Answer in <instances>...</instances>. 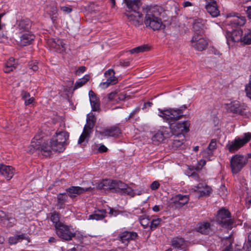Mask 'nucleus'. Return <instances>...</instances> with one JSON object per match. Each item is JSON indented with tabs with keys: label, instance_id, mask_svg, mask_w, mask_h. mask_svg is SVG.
<instances>
[{
	"label": "nucleus",
	"instance_id": "nucleus-62",
	"mask_svg": "<svg viewBox=\"0 0 251 251\" xmlns=\"http://www.w3.org/2000/svg\"><path fill=\"white\" fill-rule=\"evenodd\" d=\"M139 111V109H136L135 110L131 112L129 115L128 119L131 118L134 116V115Z\"/></svg>",
	"mask_w": 251,
	"mask_h": 251
},
{
	"label": "nucleus",
	"instance_id": "nucleus-20",
	"mask_svg": "<svg viewBox=\"0 0 251 251\" xmlns=\"http://www.w3.org/2000/svg\"><path fill=\"white\" fill-rule=\"evenodd\" d=\"M91 189H92L91 187L83 188L79 186H71L67 189L66 191L68 193V196L70 198H73Z\"/></svg>",
	"mask_w": 251,
	"mask_h": 251
},
{
	"label": "nucleus",
	"instance_id": "nucleus-41",
	"mask_svg": "<svg viewBox=\"0 0 251 251\" xmlns=\"http://www.w3.org/2000/svg\"><path fill=\"white\" fill-rule=\"evenodd\" d=\"M89 79V76L88 75H85L82 78L78 79L75 83L73 90L75 91L83 86Z\"/></svg>",
	"mask_w": 251,
	"mask_h": 251
},
{
	"label": "nucleus",
	"instance_id": "nucleus-36",
	"mask_svg": "<svg viewBox=\"0 0 251 251\" xmlns=\"http://www.w3.org/2000/svg\"><path fill=\"white\" fill-rule=\"evenodd\" d=\"M242 44H251V28L245 29L242 35Z\"/></svg>",
	"mask_w": 251,
	"mask_h": 251
},
{
	"label": "nucleus",
	"instance_id": "nucleus-8",
	"mask_svg": "<svg viewBox=\"0 0 251 251\" xmlns=\"http://www.w3.org/2000/svg\"><path fill=\"white\" fill-rule=\"evenodd\" d=\"M248 159L244 155L236 154L232 156L230 159V166L232 172L237 174L247 163Z\"/></svg>",
	"mask_w": 251,
	"mask_h": 251
},
{
	"label": "nucleus",
	"instance_id": "nucleus-44",
	"mask_svg": "<svg viewBox=\"0 0 251 251\" xmlns=\"http://www.w3.org/2000/svg\"><path fill=\"white\" fill-rule=\"evenodd\" d=\"M229 110L233 113L243 115V109L240 107L238 103H234L231 104L229 107Z\"/></svg>",
	"mask_w": 251,
	"mask_h": 251
},
{
	"label": "nucleus",
	"instance_id": "nucleus-7",
	"mask_svg": "<svg viewBox=\"0 0 251 251\" xmlns=\"http://www.w3.org/2000/svg\"><path fill=\"white\" fill-rule=\"evenodd\" d=\"M170 125V128L173 135L185 138L184 133H186L189 131V122L186 121L183 122H177L175 125L171 123Z\"/></svg>",
	"mask_w": 251,
	"mask_h": 251
},
{
	"label": "nucleus",
	"instance_id": "nucleus-3",
	"mask_svg": "<svg viewBox=\"0 0 251 251\" xmlns=\"http://www.w3.org/2000/svg\"><path fill=\"white\" fill-rule=\"evenodd\" d=\"M187 108L186 105H183L178 108H169L164 110L159 109L158 115L170 124L171 122L180 119L183 116L184 111Z\"/></svg>",
	"mask_w": 251,
	"mask_h": 251
},
{
	"label": "nucleus",
	"instance_id": "nucleus-37",
	"mask_svg": "<svg viewBox=\"0 0 251 251\" xmlns=\"http://www.w3.org/2000/svg\"><path fill=\"white\" fill-rule=\"evenodd\" d=\"M60 215L58 212L54 211L50 213V220L53 224L55 228L63 224L60 222Z\"/></svg>",
	"mask_w": 251,
	"mask_h": 251
},
{
	"label": "nucleus",
	"instance_id": "nucleus-2",
	"mask_svg": "<svg viewBox=\"0 0 251 251\" xmlns=\"http://www.w3.org/2000/svg\"><path fill=\"white\" fill-rule=\"evenodd\" d=\"M144 24L146 27L158 30L165 28L160 18L158 17V12L155 8H147L144 18Z\"/></svg>",
	"mask_w": 251,
	"mask_h": 251
},
{
	"label": "nucleus",
	"instance_id": "nucleus-51",
	"mask_svg": "<svg viewBox=\"0 0 251 251\" xmlns=\"http://www.w3.org/2000/svg\"><path fill=\"white\" fill-rule=\"evenodd\" d=\"M206 164V161L203 159L200 160L198 163V164L195 168V169L197 171L201 170L202 167L204 166Z\"/></svg>",
	"mask_w": 251,
	"mask_h": 251
},
{
	"label": "nucleus",
	"instance_id": "nucleus-13",
	"mask_svg": "<svg viewBox=\"0 0 251 251\" xmlns=\"http://www.w3.org/2000/svg\"><path fill=\"white\" fill-rule=\"evenodd\" d=\"M32 23L28 18H22L18 20L15 25L16 29L20 33L30 31Z\"/></svg>",
	"mask_w": 251,
	"mask_h": 251
},
{
	"label": "nucleus",
	"instance_id": "nucleus-54",
	"mask_svg": "<svg viewBox=\"0 0 251 251\" xmlns=\"http://www.w3.org/2000/svg\"><path fill=\"white\" fill-rule=\"evenodd\" d=\"M86 67L85 66H81L75 71V75H79L83 73L86 71Z\"/></svg>",
	"mask_w": 251,
	"mask_h": 251
},
{
	"label": "nucleus",
	"instance_id": "nucleus-58",
	"mask_svg": "<svg viewBox=\"0 0 251 251\" xmlns=\"http://www.w3.org/2000/svg\"><path fill=\"white\" fill-rule=\"evenodd\" d=\"M60 9L65 13H70L72 11V9L71 7L66 6H61Z\"/></svg>",
	"mask_w": 251,
	"mask_h": 251
},
{
	"label": "nucleus",
	"instance_id": "nucleus-57",
	"mask_svg": "<svg viewBox=\"0 0 251 251\" xmlns=\"http://www.w3.org/2000/svg\"><path fill=\"white\" fill-rule=\"evenodd\" d=\"M118 95L115 92H112L108 94V98L110 100H112L115 99H117Z\"/></svg>",
	"mask_w": 251,
	"mask_h": 251
},
{
	"label": "nucleus",
	"instance_id": "nucleus-10",
	"mask_svg": "<svg viewBox=\"0 0 251 251\" xmlns=\"http://www.w3.org/2000/svg\"><path fill=\"white\" fill-rule=\"evenodd\" d=\"M120 133V129L117 126L108 127L101 131H96V135L100 139L110 137H117Z\"/></svg>",
	"mask_w": 251,
	"mask_h": 251
},
{
	"label": "nucleus",
	"instance_id": "nucleus-27",
	"mask_svg": "<svg viewBox=\"0 0 251 251\" xmlns=\"http://www.w3.org/2000/svg\"><path fill=\"white\" fill-rule=\"evenodd\" d=\"M197 231L203 234H209L212 232L210 224L208 222H202L198 225Z\"/></svg>",
	"mask_w": 251,
	"mask_h": 251
},
{
	"label": "nucleus",
	"instance_id": "nucleus-52",
	"mask_svg": "<svg viewBox=\"0 0 251 251\" xmlns=\"http://www.w3.org/2000/svg\"><path fill=\"white\" fill-rule=\"evenodd\" d=\"M130 59L127 60H120L119 61L120 65L121 66L126 67L129 66L130 65Z\"/></svg>",
	"mask_w": 251,
	"mask_h": 251
},
{
	"label": "nucleus",
	"instance_id": "nucleus-48",
	"mask_svg": "<svg viewBox=\"0 0 251 251\" xmlns=\"http://www.w3.org/2000/svg\"><path fill=\"white\" fill-rule=\"evenodd\" d=\"M29 69L32 71V72H35L38 70V67L37 66V62L36 61H32L28 63Z\"/></svg>",
	"mask_w": 251,
	"mask_h": 251
},
{
	"label": "nucleus",
	"instance_id": "nucleus-49",
	"mask_svg": "<svg viewBox=\"0 0 251 251\" xmlns=\"http://www.w3.org/2000/svg\"><path fill=\"white\" fill-rule=\"evenodd\" d=\"M180 138H181V140H178L177 139H175L174 140L173 146L174 148H178L179 147H180L181 145L183 144V141L184 140V138H183L182 137Z\"/></svg>",
	"mask_w": 251,
	"mask_h": 251
},
{
	"label": "nucleus",
	"instance_id": "nucleus-17",
	"mask_svg": "<svg viewBox=\"0 0 251 251\" xmlns=\"http://www.w3.org/2000/svg\"><path fill=\"white\" fill-rule=\"evenodd\" d=\"M115 72L113 69H109L104 73V76L107 78L105 82H101L100 86L105 89L109 87L110 85H113L117 83V79L115 76Z\"/></svg>",
	"mask_w": 251,
	"mask_h": 251
},
{
	"label": "nucleus",
	"instance_id": "nucleus-40",
	"mask_svg": "<svg viewBox=\"0 0 251 251\" xmlns=\"http://www.w3.org/2000/svg\"><path fill=\"white\" fill-rule=\"evenodd\" d=\"M21 96L23 100L25 101V105L32 103L34 100L33 97H30V95L28 92L24 90L21 92Z\"/></svg>",
	"mask_w": 251,
	"mask_h": 251
},
{
	"label": "nucleus",
	"instance_id": "nucleus-32",
	"mask_svg": "<svg viewBox=\"0 0 251 251\" xmlns=\"http://www.w3.org/2000/svg\"><path fill=\"white\" fill-rule=\"evenodd\" d=\"M106 211L105 210L101 209L95 210L93 214L90 215L89 220H101L106 217Z\"/></svg>",
	"mask_w": 251,
	"mask_h": 251
},
{
	"label": "nucleus",
	"instance_id": "nucleus-19",
	"mask_svg": "<svg viewBox=\"0 0 251 251\" xmlns=\"http://www.w3.org/2000/svg\"><path fill=\"white\" fill-rule=\"evenodd\" d=\"M192 189L199 193L200 196H208L212 191L210 186L203 183H200L197 185L194 186Z\"/></svg>",
	"mask_w": 251,
	"mask_h": 251
},
{
	"label": "nucleus",
	"instance_id": "nucleus-33",
	"mask_svg": "<svg viewBox=\"0 0 251 251\" xmlns=\"http://www.w3.org/2000/svg\"><path fill=\"white\" fill-rule=\"evenodd\" d=\"M187 242L181 237H176L174 238L171 241V245L176 248H185Z\"/></svg>",
	"mask_w": 251,
	"mask_h": 251
},
{
	"label": "nucleus",
	"instance_id": "nucleus-53",
	"mask_svg": "<svg viewBox=\"0 0 251 251\" xmlns=\"http://www.w3.org/2000/svg\"><path fill=\"white\" fill-rule=\"evenodd\" d=\"M202 25H200L199 23L195 22L194 23L193 28L195 31H201V29H202Z\"/></svg>",
	"mask_w": 251,
	"mask_h": 251
},
{
	"label": "nucleus",
	"instance_id": "nucleus-5",
	"mask_svg": "<svg viewBox=\"0 0 251 251\" xmlns=\"http://www.w3.org/2000/svg\"><path fill=\"white\" fill-rule=\"evenodd\" d=\"M56 233L61 239L70 241L75 236V233L72 226L62 224L55 228Z\"/></svg>",
	"mask_w": 251,
	"mask_h": 251
},
{
	"label": "nucleus",
	"instance_id": "nucleus-39",
	"mask_svg": "<svg viewBox=\"0 0 251 251\" xmlns=\"http://www.w3.org/2000/svg\"><path fill=\"white\" fill-rule=\"evenodd\" d=\"M15 68V59L13 57H10L8 61L6 63L3 71L6 73H10Z\"/></svg>",
	"mask_w": 251,
	"mask_h": 251
},
{
	"label": "nucleus",
	"instance_id": "nucleus-16",
	"mask_svg": "<svg viewBox=\"0 0 251 251\" xmlns=\"http://www.w3.org/2000/svg\"><path fill=\"white\" fill-rule=\"evenodd\" d=\"M243 31L240 29H237L232 31H227L226 33L227 43L229 45L230 42H238L242 44Z\"/></svg>",
	"mask_w": 251,
	"mask_h": 251
},
{
	"label": "nucleus",
	"instance_id": "nucleus-23",
	"mask_svg": "<svg viewBox=\"0 0 251 251\" xmlns=\"http://www.w3.org/2000/svg\"><path fill=\"white\" fill-rule=\"evenodd\" d=\"M205 8L207 11L213 17H216L220 14V11L217 8V3L214 0H206Z\"/></svg>",
	"mask_w": 251,
	"mask_h": 251
},
{
	"label": "nucleus",
	"instance_id": "nucleus-18",
	"mask_svg": "<svg viewBox=\"0 0 251 251\" xmlns=\"http://www.w3.org/2000/svg\"><path fill=\"white\" fill-rule=\"evenodd\" d=\"M48 44L50 48L54 49L60 53L65 50V44L62 40L58 38H51L48 41Z\"/></svg>",
	"mask_w": 251,
	"mask_h": 251
},
{
	"label": "nucleus",
	"instance_id": "nucleus-22",
	"mask_svg": "<svg viewBox=\"0 0 251 251\" xmlns=\"http://www.w3.org/2000/svg\"><path fill=\"white\" fill-rule=\"evenodd\" d=\"M95 124L94 123L87 121V123L84 127L83 132L78 139V144L82 143L89 137L92 132V129L94 127Z\"/></svg>",
	"mask_w": 251,
	"mask_h": 251
},
{
	"label": "nucleus",
	"instance_id": "nucleus-26",
	"mask_svg": "<svg viewBox=\"0 0 251 251\" xmlns=\"http://www.w3.org/2000/svg\"><path fill=\"white\" fill-rule=\"evenodd\" d=\"M20 44L22 46L30 45L35 39L34 35L30 31L21 33Z\"/></svg>",
	"mask_w": 251,
	"mask_h": 251
},
{
	"label": "nucleus",
	"instance_id": "nucleus-31",
	"mask_svg": "<svg viewBox=\"0 0 251 251\" xmlns=\"http://www.w3.org/2000/svg\"><path fill=\"white\" fill-rule=\"evenodd\" d=\"M23 240H26L28 242H30L29 237L23 233L21 235L10 237L8 239V243L10 245H14L19 242L22 241Z\"/></svg>",
	"mask_w": 251,
	"mask_h": 251
},
{
	"label": "nucleus",
	"instance_id": "nucleus-60",
	"mask_svg": "<svg viewBox=\"0 0 251 251\" xmlns=\"http://www.w3.org/2000/svg\"><path fill=\"white\" fill-rule=\"evenodd\" d=\"M246 13L248 18L251 19V6L247 7Z\"/></svg>",
	"mask_w": 251,
	"mask_h": 251
},
{
	"label": "nucleus",
	"instance_id": "nucleus-43",
	"mask_svg": "<svg viewBox=\"0 0 251 251\" xmlns=\"http://www.w3.org/2000/svg\"><path fill=\"white\" fill-rule=\"evenodd\" d=\"M150 50V47L147 45H143L137 47H136L129 50L131 54L137 53L139 52H143L148 51Z\"/></svg>",
	"mask_w": 251,
	"mask_h": 251
},
{
	"label": "nucleus",
	"instance_id": "nucleus-24",
	"mask_svg": "<svg viewBox=\"0 0 251 251\" xmlns=\"http://www.w3.org/2000/svg\"><path fill=\"white\" fill-rule=\"evenodd\" d=\"M69 137V133L65 131H57L55 135L52 137V142H60L59 146H61V144L66 146L68 144L67 141L68 140Z\"/></svg>",
	"mask_w": 251,
	"mask_h": 251
},
{
	"label": "nucleus",
	"instance_id": "nucleus-61",
	"mask_svg": "<svg viewBox=\"0 0 251 251\" xmlns=\"http://www.w3.org/2000/svg\"><path fill=\"white\" fill-rule=\"evenodd\" d=\"M162 208V206L155 205L152 207V210L155 212L159 211Z\"/></svg>",
	"mask_w": 251,
	"mask_h": 251
},
{
	"label": "nucleus",
	"instance_id": "nucleus-11",
	"mask_svg": "<svg viewBox=\"0 0 251 251\" xmlns=\"http://www.w3.org/2000/svg\"><path fill=\"white\" fill-rule=\"evenodd\" d=\"M192 46L197 50L202 51L206 49L207 41L199 34L194 35L191 40Z\"/></svg>",
	"mask_w": 251,
	"mask_h": 251
},
{
	"label": "nucleus",
	"instance_id": "nucleus-6",
	"mask_svg": "<svg viewBox=\"0 0 251 251\" xmlns=\"http://www.w3.org/2000/svg\"><path fill=\"white\" fill-rule=\"evenodd\" d=\"M217 222L221 226L226 228L231 227L233 224L230 212L225 209H221L218 211Z\"/></svg>",
	"mask_w": 251,
	"mask_h": 251
},
{
	"label": "nucleus",
	"instance_id": "nucleus-42",
	"mask_svg": "<svg viewBox=\"0 0 251 251\" xmlns=\"http://www.w3.org/2000/svg\"><path fill=\"white\" fill-rule=\"evenodd\" d=\"M139 220L141 225L145 228L151 224V218L149 216L144 215L139 217Z\"/></svg>",
	"mask_w": 251,
	"mask_h": 251
},
{
	"label": "nucleus",
	"instance_id": "nucleus-29",
	"mask_svg": "<svg viewBox=\"0 0 251 251\" xmlns=\"http://www.w3.org/2000/svg\"><path fill=\"white\" fill-rule=\"evenodd\" d=\"M244 144L241 138H235L234 141L229 143L227 146V148L230 152H234L237 151L240 148L243 147Z\"/></svg>",
	"mask_w": 251,
	"mask_h": 251
},
{
	"label": "nucleus",
	"instance_id": "nucleus-45",
	"mask_svg": "<svg viewBox=\"0 0 251 251\" xmlns=\"http://www.w3.org/2000/svg\"><path fill=\"white\" fill-rule=\"evenodd\" d=\"M127 8L139 7V0H124Z\"/></svg>",
	"mask_w": 251,
	"mask_h": 251
},
{
	"label": "nucleus",
	"instance_id": "nucleus-55",
	"mask_svg": "<svg viewBox=\"0 0 251 251\" xmlns=\"http://www.w3.org/2000/svg\"><path fill=\"white\" fill-rule=\"evenodd\" d=\"M159 183L157 181H154L151 184L150 187L152 190H155L159 188Z\"/></svg>",
	"mask_w": 251,
	"mask_h": 251
},
{
	"label": "nucleus",
	"instance_id": "nucleus-63",
	"mask_svg": "<svg viewBox=\"0 0 251 251\" xmlns=\"http://www.w3.org/2000/svg\"><path fill=\"white\" fill-rule=\"evenodd\" d=\"M245 88H248L251 89V75L249 77V83L245 86Z\"/></svg>",
	"mask_w": 251,
	"mask_h": 251
},
{
	"label": "nucleus",
	"instance_id": "nucleus-1",
	"mask_svg": "<svg viewBox=\"0 0 251 251\" xmlns=\"http://www.w3.org/2000/svg\"><path fill=\"white\" fill-rule=\"evenodd\" d=\"M42 141L40 139H36L35 138L31 143V146L34 150L40 151L41 153L45 156H50L51 154V151L63 152L65 149V145L61 144V146H59V142H52V138L50 141L44 142L41 144Z\"/></svg>",
	"mask_w": 251,
	"mask_h": 251
},
{
	"label": "nucleus",
	"instance_id": "nucleus-35",
	"mask_svg": "<svg viewBox=\"0 0 251 251\" xmlns=\"http://www.w3.org/2000/svg\"><path fill=\"white\" fill-rule=\"evenodd\" d=\"M57 206L58 209H63L65 207V203L68 200V195L65 193H60L57 195Z\"/></svg>",
	"mask_w": 251,
	"mask_h": 251
},
{
	"label": "nucleus",
	"instance_id": "nucleus-64",
	"mask_svg": "<svg viewBox=\"0 0 251 251\" xmlns=\"http://www.w3.org/2000/svg\"><path fill=\"white\" fill-rule=\"evenodd\" d=\"M245 92H246V96L249 98V97H251V89H248V88H245Z\"/></svg>",
	"mask_w": 251,
	"mask_h": 251
},
{
	"label": "nucleus",
	"instance_id": "nucleus-56",
	"mask_svg": "<svg viewBox=\"0 0 251 251\" xmlns=\"http://www.w3.org/2000/svg\"><path fill=\"white\" fill-rule=\"evenodd\" d=\"M87 121L95 124L96 118L93 114H90L87 116Z\"/></svg>",
	"mask_w": 251,
	"mask_h": 251
},
{
	"label": "nucleus",
	"instance_id": "nucleus-4",
	"mask_svg": "<svg viewBox=\"0 0 251 251\" xmlns=\"http://www.w3.org/2000/svg\"><path fill=\"white\" fill-rule=\"evenodd\" d=\"M226 24L231 28L243 26L246 23V18L240 14L232 12L226 15Z\"/></svg>",
	"mask_w": 251,
	"mask_h": 251
},
{
	"label": "nucleus",
	"instance_id": "nucleus-12",
	"mask_svg": "<svg viewBox=\"0 0 251 251\" xmlns=\"http://www.w3.org/2000/svg\"><path fill=\"white\" fill-rule=\"evenodd\" d=\"M137 236L136 232L126 230L119 233L117 240L120 241L125 246H127L130 241L135 240Z\"/></svg>",
	"mask_w": 251,
	"mask_h": 251
},
{
	"label": "nucleus",
	"instance_id": "nucleus-34",
	"mask_svg": "<svg viewBox=\"0 0 251 251\" xmlns=\"http://www.w3.org/2000/svg\"><path fill=\"white\" fill-rule=\"evenodd\" d=\"M47 11L53 23L57 20L58 9L56 5H50L48 6Z\"/></svg>",
	"mask_w": 251,
	"mask_h": 251
},
{
	"label": "nucleus",
	"instance_id": "nucleus-21",
	"mask_svg": "<svg viewBox=\"0 0 251 251\" xmlns=\"http://www.w3.org/2000/svg\"><path fill=\"white\" fill-rule=\"evenodd\" d=\"M15 173L14 168L11 166L1 164L0 165V174L6 180H10Z\"/></svg>",
	"mask_w": 251,
	"mask_h": 251
},
{
	"label": "nucleus",
	"instance_id": "nucleus-14",
	"mask_svg": "<svg viewBox=\"0 0 251 251\" xmlns=\"http://www.w3.org/2000/svg\"><path fill=\"white\" fill-rule=\"evenodd\" d=\"M189 201V195L177 194L170 200V204H173L176 208H180L186 204Z\"/></svg>",
	"mask_w": 251,
	"mask_h": 251
},
{
	"label": "nucleus",
	"instance_id": "nucleus-15",
	"mask_svg": "<svg viewBox=\"0 0 251 251\" xmlns=\"http://www.w3.org/2000/svg\"><path fill=\"white\" fill-rule=\"evenodd\" d=\"M113 192L120 193L122 195H133V190L125 183L121 181L114 180V187Z\"/></svg>",
	"mask_w": 251,
	"mask_h": 251
},
{
	"label": "nucleus",
	"instance_id": "nucleus-9",
	"mask_svg": "<svg viewBox=\"0 0 251 251\" xmlns=\"http://www.w3.org/2000/svg\"><path fill=\"white\" fill-rule=\"evenodd\" d=\"M138 8L139 7L128 8L125 12L128 21L135 26H139L142 23V15L137 11Z\"/></svg>",
	"mask_w": 251,
	"mask_h": 251
},
{
	"label": "nucleus",
	"instance_id": "nucleus-28",
	"mask_svg": "<svg viewBox=\"0 0 251 251\" xmlns=\"http://www.w3.org/2000/svg\"><path fill=\"white\" fill-rule=\"evenodd\" d=\"M89 96L92 110L94 111H99L100 105L99 99L92 90L89 92Z\"/></svg>",
	"mask_w": 251,
	"mask_h": 251
},
{
	"label": "nucleus",
	"instance_id": "nucleus-59",
	"mask_svg": "<svg viewBox=\"0 0 251 251\" xmlns=\"http://www.w3.org/2000/svg\"><path fill=\"white\" fill-rule=\"evenodd\" d=\"M98 151H99L100 152H106L107 151V148L103 145H101L99 149H98Z\"/></svg>",
	"mask_w": 251,
	"mask_h": 251
},
{
	"label": "nucleus",
	"instance_id": "nucleus-30",
	"mask_svg": "<svg viewBox=\"0 0 251 251\" xmlns=\"http://www.w3.org/2000/svg\"><path fill=\"white\" fill-rule=\"evenodd\" d=\"M216 140L213 139L211 140L207 149L203 152V155L206 158H210L213 155L214 151L217 149Z\"/></svg>",
	"mask_w": 251,
	"mask_h": 251
},
{
	"label": "nucleus",
	"instance_id": "nucleus-25",
	"mask_svg": "<svg viewBox=\"0 0 251 251\" xmlns=\"http://www.w3.org/2000/svg\"><path fill=\"white\" fill-rule=\"evenodd\" d=\"M169 131L167 127H162L152 137V140L157 143L162 142L165 138L169 136Z\"/></svg>",
	"mask_w": 251,
	"mask_h": 251
},
{
	"label": "nucleus",
	"instance_id": "nucleus-50",
	"mask_svg": "<svg viewBox=\"0 0 251 251\" xmlns=\"http://www.w3.org/2000/svg\"><path fill=\"white\" fill-rule=\"evenodd\" d=\"M251 139V133H247L244 134L243 138L241 139L244 145L247 144Z\"/></svg>",
	"mask_w": 251,
	"mask_h": 251
},
{
	"label": "nucleus",
	"instance_id": "nucleus-47",
	"mask_svg": "<svg viewBox=\"0 0 251 251\" xmlns=\"http://www.w3.org/2000/svg\"><path fill=\"white\" fill-rule=\"evenodd\" d=\"M161 222L160 218H157L156 219H151L150 227L151 229L155 228L158 225H160Z\"/></svg>",
	"mask_w": 251,
	"mask_h": 251
},
{
	"label": "nucleus",
	"instance_id": "nucleus-38",
	"mask_svg": "<svg viewBox=\"0 0 251 251\" xmlns=\"http://www.w3.org/2000/svg\"><path fill=\"white\" fill-rule=\"evenodd\" d=\"M114 187V180L110 179L103 180L100 184V187L104 190L109 189L113 191Z\"/></svg>",
	"mask_w": 251,
	"mask_h": 251
},
{
	"label": "nucleus",
	"instance_id": "nucleus-46",
	"mask_svg": "<svg viewBox=\"0 0 251 251\" xmlns=\"http://www.w3.org/2000/svg\"><path fill=\"white\" fill-rule=\"evenodd\" d=\"M0 220L1 221L12 220L13 224H14L15 219L8 215H6L3 211L0 210Z\"/></svg>",
	"mask_w": 251,
	"mask_h": 251
}]
</instances>
